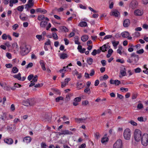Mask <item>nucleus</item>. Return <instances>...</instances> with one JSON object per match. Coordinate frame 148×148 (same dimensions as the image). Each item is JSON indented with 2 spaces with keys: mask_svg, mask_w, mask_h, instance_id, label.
Here are the masks:
<instances>
[{
  "mask_svg": "<svg viewBox=\"0 0 148 148\" xmlns=\"http://www.w3.org/2000/svg\"><path fill=\"white\" fill-rule=\"evenodd\" d=\"M134 139L136 141H140L142 136L141 131L138 129H135L134 131Z\"/></svg>",
  "mask_w": 148,
  "mask_h": 148,
  "instance_id": "f257e3e1",
  "label": "nucleus"
},
{
  "mask_svg": "<svg viewBox=\"0 0 148 148\" xmlns=\"http://www.w3.org/2000/svg\"><path fill=\"white\" fill-rule=\"evenodd\" d=\"M31 47L29 46L25 45L21 47L20 53L22 56L27 54L30 51Z\"/></svg>",
  "mask_w": 148,
  "mask_h": 148,
  "instance_id": "f03ea898",
  "label": "nucleus"
},
{
  "mask_svg": "<svg viewBox=\"0 0 148 148\" xmlns=\"http://www.w3.org/2000/svg\"><path fill=\"white\" fill-rule=\"evenodd\" d=\"M131 134L132 132L128 128L124 130L123 134L124 138L127 140H130Z\"/></svg>",
  "mask_w": 148,
  "mask_h": 148,
  "instance_id": "7ed1b4c3",
  "label": "nucleus"
},
{
  "mask_svg": "<svg viewBox=\"0 0 148 148\" xmlns=\"http://www.w3.org/2000/svg\"><path fill=\"white\" fill-rule=\"evenodd\" d=\"M141 143L144 146H147L148 145V134H144L142 136L141 139Z\"/></svg>",
  "mask_w": 148,
  "mask_h": 148,
  "instance_id": "20e7f679",
  "label": "nucleus"
},
{
  "mask_svg": "<svg viewBox=\"0 0 148 148\" xmlns=\"http://www.w3.org/2000/svg\"><path fill=\"white\" fill-rule=\"evenodd\" d=\"M113 148H122V143L121 139L118 140L114 144Z\"/></svg>",
  "mask_w": 148,
  "mask_h": 148,
  "instance_id": "39448f33",
  "label": "nucleus"
},
{
  "mask_svg": "<svg viewBox=\"0 0 148 148\" xmlns=\"http://www.w3.org/2000/svg\"><path fill=\"white\" fill-rule=\"evenodd\" d=\"M33 0H29L27 4L25 5V9L27 10H28L30 8L34 6V3L33 1Z\"/></svg>",
  "mask_w": 148,
  "mask_h": 148,
  "instance_id": "423d86ee",
  "label": "nucleus"
},
{
  "mask_svg": "<svg viewBox=\"0 0 148 148\" xmlns=\"http://www.w3.org/2000/svg\"><path fill=\"white\" fill-rule=\"evenodd\" d=\"M4 142L8 145H12L13 143V140L10 138H7L3 139Z\"/></svg>",
  "mask_w": 148,
  "mask_h": 148,
  "instance_id": "0eeeda50",
  "label": "nucleus"
},
{
  "mask_svg": "<svg viewBox=\"0 0 148 148\" xmlns=\"http://www.w3.org/2000/svg\"><path fill=\"white\" fill-rule=\"evenodd\" d=\"M110 83L111 84H115L116 86H118L121 83V82L118 80H113L111 79L110 80Z\"/></svg>",
  "mask_w": 148,
  "mask_h": 148,
  "instance_id": "6e6552de",
  "label": "nucleus"
},
{
  "mask_svg": "<svg viewBox=\"0 0 148 148\" xmlns=\"http://www.w3.org/2000/svg\"><path fill=\"white\" fill-rule=\"evenodd\" d=\"M86 119V118H76L75 120L76 122L80 123L85 122Z\"/></svg>",
  "mask_w": 148,
  "mask_h": 148,
  "instance_id": "1a4fd4ad",
  "label": "nucleus"
},
{
  "mask_svg": "<svg viewBox=\"0 0 148 148\" xmlns=\"http://www.w3.org/2000/svg\"><path fill=\"white\" fill-rule=\"evenodd\" d=\"M138 3L135 1H132L130 5V7L132 9H135L136 8L137 5Z\"/></svg>",
  "mask_w": 148,
  "mask_h": 148,
  "instance_id": "9d476101",
  "label": "nucleus"
},
{
  "mask_svg": "<svg viewBox=\"0 0 148 148\" xmlns=\"http://www.w3.org/2000/svg\"><path fill=\"white\" fill-rule=\"evenodd\" d=\"M134 14L137 16H140L143 15V11L139 10H137L135 11L134 12Z\"/></svg>",
  "mask_w": 148,
  "mask_h": 148,
  "instance_id": "9b49d317",
  "label": "nucleus"
},
{
  "mask_svg": "<svg viewBox=\"0 0 148 148\" xmlns=\"http://www.w3.org/2000/svg\"><path fill=\"white\" fill-rule=\"evenodd\" d=\"M126 70L125 67H123L121 68L120 70V73L122 76H124L126 75Z\"/></svg>",
  "mask_w": 148,
  "mask_h": 148,
  "instance_id": "f8f14e48",
  "label": "nucleus"
},
{
  "mask_svg": "<svg viewBox=\"0 0 148 148\" xmlns=\"http://www.w3.org/2000/svg\"><path fill=\"white\" fill-rule=\"evenodd\" d=\"M111 15L118 17L119 15V13L117 10H115L111 13Z\"/></svg>",
  "mask_w": 148,
  "mask_h": 148,
  "instance_id": "ddd939ff",
  "label": "nucleus"
},
{
  "mask_svg": "<svg viewBox=\"0 0 148 148\" xmlns=\"http://www.w3.org/2000/svg\"><path fill=\"white\" fill-rule=\"evenodd\" d=\"M130 23V20L128 19H126L123 21V25L125 27H127L129 26Z\"/></svg>",
  "mask_w": 148,
  "mask_h": 148,
  "instance_id": "4468645a",
  "label": "nucleus"
},
{
  "mask_svg": "<svg viewBox=\"0 0 148 148\" xmlns=\"http://www.w3.org/2000/svg\"><path fill=\"white\" fill-rule=\"evenodd\" d=\"M122 36L124 38H128L130 36V34L128 32H122L121 34Z\"/></svg>",
  "mask_w": 148,
  "mask_h": 148,
  "instance_id": "2eb2a0df",
  "label": "nucleus"
},
{
  "mask_svg": "<svg viewBox=\"0 0 148 148\" xmlns=\"http://www.w3.org/2000/svg\"><path fill=\"white\" fill-rule=\"evenodd\" d=\"M78 25L81 27H85L87 26V25L86 22L81 21L78 24Z\"/></svg>",
  "mask_w": 148,
  "mask_h": 148,
  "instance_id": "dca6fc26",
  "label": "nucleus"
},
{
  "mask_svg": "<svg viewBox=\"0 0 148 148\" xmlns=\"http://www.w3.org/2000/svg\"><path fill=\"white\" fill-rule=\"evenodd\" d=\"M31 139L30 137H26L24 138L23 140L24 142L27 143H29L31 141Z\"/></svg>",
  "mask_w": 148,
  "mask_h": 148,
  "instance_id": "f3484780",
  "label": "nucleus"
},
{
  "mask_svg": "<svg viewBox=\"0 0 148 148\" xmlns=\"http://www.w3.org/2000/svg\"><path fill=\"white\" fill-rule=\"evenodd\" d=\"M47 24V22L45 21H41L40 23V26L41 27L45 28Z\"/></svg>",
  "mask_w": 148,
  "mask_h": 148,
  "instance_id": "a211bd4d",
  "label": "nucleus"
},
{
  "mask_svg": "<svg viewBox=\"0 0 148 148\" xmlns=\"http://www.w3.org/2000/svg\"><path fill=\"white\" fill-rule=\"evenodd\" d=\"M36 11L38 12H40L43 14H45L47 12V11L45 9L42 10L41 8H38L36 10Z\"/></svg>",
  "mask_w": 148,
  "mask_h": 148,
  "instance_id": "6ab92c4d",
  "label": "nucleus"
},
{
  "mask_svg": "<svg viewBox=\"0 0 148 148\" xmlns=\"http://www.w3.org/2000/svg\"><path fill=\"white\" fill-rule=\"evenodd\" d=\"M40 63L42 70L44 71H45L46 69L44 61L43 60H40Z\"/></svg>",
  "mask_w": 148,
  "mask_h": 148,
  "instance_id": "aec40b11",
  "label": "nucleus"
},
{
  "mask_svg": "<svg viewBox=\"0 0 148 148\" xmlns=\"http://www.w3.org/2000/svg\"><path fill=\"white\" fill-rule=\"evenodd\" d=\"M108 138L107 137H103L101 139V142L103 144H106L108 141Z\"/></svg>",
  "mask_w": 148,
  "mask_h": 148,
  "instance_id": "412c9836",
  "label": "nucleus"
},
{
  "mask_svg": "<svg viewBox=\"0 0 148 148\" xmlns=\"http://www.w3.org/2000/svg\"><path fill=\"white\" fill-rule=\"evenodd\" d=\"M88 37L87 35L83 36L81 37V40L82 41L85 42L88 40Z\"/></svg>",
  "mask_w": 148,
  "mask_h": 148,
  "instance_id": "4be33fe9",
  "label": "nucleus"
},
{
  "mask_svg": "<svg viewBox=\"0 0 148 148\" xmlns=\"http://www.w3.org/2000/svg\"><path fill=\"white\" fill-rule=\"evenodd\" d=\"M13 77L14 78L17 79L19 80H21V74L20 73H18L17 75H14Z\"/></svg>",
  "mask_w": 148,
  "mask_h": 148,
  "instance_id": "5701e85b",
  "label": "nucleus"
},
{
  "mask_svg": "<svg viewBox=\"0 0 148 148\" xmlns=\"http://www.w3.org/2000/svg\"><path fill=\"white\" fill-rule=\"evenodd\" d=\"M60 58L61 59H65L68 57V56L66 54L63 53L60 54Z\"/></svg>",
  "mask_w": 148,
  "mask_h": 148,
  "instance_id": "b1692460",
  "label": "nucleus"
},
{
  "mask_svg": "<svg viewBox=\"0 0 148 148\" xmlns=\"http://www.w3.org/2000/svg\"><path fill=\"white\" fill-rule=\"evenodd\" d=\"M21 87V85L15 83L13 87L11 88L12 90H14L16 89V88H20Z\"/></svg>",
  "mask_w": 148,
  "mask_h": 148,
  "instance_id": "393cba45",
  "label": "nucleus"
},
{
  "mask_svg": "<svg viewBox=\"0 0 148 148\" xmlns=\"http://www.w3.org/2000/svg\"><path fill=\"white\" fill-rule=\"evenodd\" d=\"M62 134L64 135H71L73 134V133L68 130H65L63 132Z\"/></svg>",
  "mask_w": 148,
  "mask_h": 148,
  "instance_id": "a878e982",
  "label": "nucleus"
},
{
  "mask_svg": "<svg viewBox=\"0 0 148 148\" xmlns=\"http://www.w3.org/2000/svg\"><path fill=\"white\" fill-rule=\"evenodd\" d=\"M100 48L102 51L104 52L106 51V49L107 48V47H106V45L105 44L102 47H100Z\"/></svg>",
  "mask_w": 148,
  "mask_h": 148,
  "instance_id": "bb28decb",
  "label": "nucleus"
},
{
  "mask_svg": "<svg viewBox=\"0 0 148 148\" xmlns=\"http://www.w3.org/2000/svg\"><path fill=\"white\" fill-rule=\"evenodd\" d=\"M113 46L115 49H116L117 46L119 44V42L118 41H113L112 42Z\"/></svg>",
  "mask_w": 148,
  "mask_h": 148,
  "instance_id": "cd10ccee",
  "label": "nucleus"
},
{
  "mask_svg": "<svg viewBox=\"0 0 148 148\" xmlns=\"http://www.w3.org/2000/svg\"><path fill=\"white\" fill-rule=\"evenodd\" d=\"M93 62V59L91 58H89L87 59V62L88 64L90 65Z\"/></svg>",
  "mask_w": 148,
  "mask_h": 148,
  "instance_id": "c85d7f7f",
  "label": "nucleus"
},
{
  "mask_svg": "<svg viewBox=\"0 0 148 148\" xmlns=\"http://www.w3.org/2000/svg\"><path fill=\"white\" fill-rule=\"evenodd\" d=\"M18 71V70L17 69V68L16 67L14 66L13 67L12 69V72L14 73H17Z\"/></svg>",
  "mask_w": 148,
  "mask_h": 148,
  "instance_id": "c756f323",
  "label": "nucleus"
},
{
  "mask_svg": "<svg viewBox=\"0 0 148 148\" xmlns=\"http://www.w3.org/2000/svg\"><path fill=\"white\" fill-rule=\"evenodd\" d=\"M45 19V16L44 15L41 14L38 16V19L40 21H42Z\"/></svg>",
  "mask_w": 148,
  "mask_h": 148,
  "instance_id": "7c9ffc66",
  "label": "nucleus"
},
{
  "mask_svg": "<svg viewBox=\"0 0 148 148\" xmlns=\"http://www.w3.org/2000/svg\"><path fill=\"white\" fill-rule=\"evenodd\" d=\"M29 106H32L35 103V101L34 99H30L28 100Z\"/></svg>",
  "mask_w": 148,
  "mask_h": 148,
  "instance_id": "2f4dec72",
  "label": "nucleus"
},
{
  "mask_svg": "<svg viewBox=\"0 0 148 148\" xmlns=\"http://www.w3.org/2000/svg\"><path fill=\"white\" fill-rule=\"evenodd\" d=\"M82 83H79V82H78L77 83V88L79 90L84 87L83 86H82Z\"/></svg>",
  "mask_w": 148,
  "mask_h": 148,
  "instance_id": "473e14b6",
  "label": "nucleus"
},
{
  "mask_svg": "<svg viewBox=\"0 0 148 148\" xmlns=\"http://www.w3.org/2000/svg\"><path fill=\"white\" fill-rule=\"evenodd\" d=\"M122 47L121 46H119V47L118 49L117 50V53L119 54L120 55L122 54V52L121 50L122 49Z\"/></svg>",
  "mask_w": 148,
  "mask_h": 148,
  "instance_id": "72a5a7b5",
  "label": "nucleus"
},
{
  "mask_svg": "<svg viewBox=\"0 0 148 148\" xmlns=\"http://www.w3.org/2000/svg\"><path fill=\"white\" fill-rule=\"evenodd\" d=\"M108 78V76L107 75H105L103 77H100V80L102 81L103 79H106Z\"/></svg>",
  "mask_w": 148,
  "mask_h": 148,
  "instance_id": "f704fd0d",
  "label": "nucleus"
},
{
  "mask_svg": "<svg viewBox=\"0 0 148 148\" xmlns=\"http://www.w3.org/2000/svg\"><path fill=\"white\" fill-rule=\"evenodd\" d=\"M133 60V62L134 61L135 63H136L138 60V56H135V57L133 58H131Z\"/></svg>",
  "mask_w": 148,
  "mask_h": 148,
  "instance_id": "c9c22d12",
  "label": "nucleus"
},
{
  "mask_svg": "<svg viewBox=\"0 0 148 148\" xmlns=\"http://www.w3.org/2000/svg\"><path fill=\"white\" fill-rule=\"evenodd\" d=\"M37 77L38 76L37 75H35L33 77L32 80L30 82H33L35 83H36L37 81Z\"/></svg>",
  "mask_w": 148,
  "mask_h": 148,
  "instance_id": "e433bc0d",
  "label": "nucleus"
},
{
  "mask_svg": "<svg viewBox=\"0 0 148 148\" xmlns=\"http://www.w3.org/2000/svg\"><path fill=\"white\" fill-rule=\"evenodd\" d=\"M84 92L85 93H87L88 94H90V89L89 87L86 88L84 90Z\"/></svg>",
  "mask_w": 148,
  "mask_h": 148,
  "instance_id": "4c0bfd02",
  "label": "nucleus"
},
{
  "mask_svg": "<svg viewBox=\"0 0 148 148\" xmlns=\"http://www.w3.org/2000/svg\"><path fill=\"white\" fill-rule=\"evenodd\" d=\"M17 9L18 11L20 12H22L23 10L24 7L23 5L20 6L18 7Z\"/></svg>",
  "mask_w": 148,
  "mask_h": 148,
  "instance_id": "58836bf2",
  "label": "nucleus"
},
{
  "mask_svg": "<svg viewBox=\"0 0 148 148\" xmlns=\"http://www.w3.org/2000/svg\"><path fill=\"white\" fill-rule=\"evenodd\" d=\"M129 123H130L132 125L134 126H136L137 125V123L136 122L132 120H131L130 122H129Z\"/></svg>",
  "mask_w": 148,
  "mask_h": 148,
  "instance_id": "ea45409f",
  "label": "nucleus"
},
{
  "mask_svg": "<svg viewBox=\"0 0 148 148\" xmlns=\"http://www.w3.org/2000/svg\"><path fill=\"white\" fill-rule=\"evenodd\" d=\"M20 18L21 20L23 21L26 20L27 19V17L24 16L22 15L20 16Z\"/></svg>",
  "mask_w": 148,
  "mask_h": 148,
  "instance_id": "a19ab883",
  "label": "nucleus"
},
{
  "mask_svg": "<svg viewBox=\"0 0 148 148\" xmlns=\"http://www.w3.org/2000/svg\"><path fill=\"white\" fill-rule=\"evenodd\" d=\"M53 37V39L55 40H57L58 39V37L57 34L55 33H53L52 34Z\"/></svg>",
  "mask_w": 148,
  "mask_h": 148,
  "instance_id": "79ce46f5",
  "label": "nucleus"
},
{
  "mask_svg": "<svg viewBox=\"0 0 148 148\" xmlns=\"http://www.w3.org/2000/svg\"><path fill=\"white\" fill-rule=\"evenodd\" d=\"M14 49H18V47L17 43H14L12 45Z\"/></svg>",
  "mask_w": 148,
  "mask_h": 148,
  "instance_id": "37998d69",
  "label": "nucleus"
},
{
  "mask_svg": "<svg viewBox=\"0 0 148 148\" xmlns=\"http://www.w3.org/2000/svg\"><path fill=\"white\" fill-rule=\"evenodd\" d=\"M63 98L62 97H59L56 98V101L57 102H59L60 100H63Z\"/></svg>",
  "mask_w": 148,
  "mask_h": 148,
  "instance_id": "c03bdc74",
  "label": "nucleus"
},
{
  "mask_svg": "<svg viewBox=\"0 0 148 148\" xmlns=\"http://www.w3.org/2000/svg\"><path fill=\"white\" fill-rule=\"evenodd\" d=\"M112 37V35H107L106 36L103 38V40H106Z\"/></svg>",
  "mask_w": 148,
  "mask_h": 148,
  "instance_id": "a18cd8bd",
  "label": "nucleus"
},
{
  "mask_svg": "<svg viewBox=\"0 0 148 148\" xmlns=\"http://www.w3.org/2000/svg\"><path fill=\"white\" fill-rule=\"evenodd\" d=\"M81 99L80 97H77L75 98L74 100L78 103V102H80Z\"/></svg>",
  "mask_w": 148,
  "mask_h": 148,
  "instance_id": "49530a36",
  "label": "nucleus"
},
{
  "mask_svg": "<svg viewBox=\"0 0 148 148\" xmlns=\"http://www.w3.org/2000/svg\"><path fill=\"white\" fill-rule=\"evenodd\" d=\"M6 56L9 59L12 58V55L11 54L9 53H7L6 54Z\"/></svg>",
  "mask_w": 148,
  "mask_h": 148,
  "instance_id": "de8ad7c7",
  "label": "nucleus"
},
{
  "mask_svg": "<svg viewBox=\"0 0 148 148\" xmlns=\"http://www.w3.org/2000/svg\"><path fill=\"white\" fill-rule=\"evenodd\" d=\"M12 27L13 30H15L18 27V24H16L13 25Z\"/></svg>",
  "mask_w": 148,
  "mask_h": 148,
  "instance_id": "09e8293b",
  "label": "nucleus"
},
{
  "mask_svg": "<svg viewBox=\"0 0 148 148\" xmlns=\"http://www.w3.org/2000/svg\"><path fill=\"white\" fill-rule=\"evenodd\" d=\"M135 72L136 73H139L141 71V69L139 68H137L134 69Z\"/></svg>",
  "mask_w": 148,
  "mask_h": 148,
  "instance_id": "8fccbe9b",
  "label": "nucleus"
},
{
  "mask_svg": "<svg viewBox=\"0 0 148 148\" xmlns=\"http://www.w3.org/2000/svg\"><path fill=\"white\" fill-rule=\"evenodd\" d=\"M2 38L3 40H6L7 38V35L5 34H4L2 36Z\"/></svg>",
  "mask_w": 148,
  "mask_h": 148,
  "instance_id": "3c124183",
  "label": "nucleus"
},
{
  "mask_svg": "<svg viewBox=\"0 0 148 148\" xmlns=\"http://www.w3.org/2000/svg\"><path fill=\"white\" fill-rule=\"evenodd\" d=\"M47 145L44 143H42L41 145V148H46Z\"/></svg>",
  "mask_w": 148,
  "mask_h": 148,
  "instance_id": "603ef678",
  "label": "nucleus"
},
{
  "mask_svg": "<svg viewBox=\"0 0 148 148\" xmlns=\"http://www.w3.org/2000/svg\"><path fill=\"white\" fill-rule=\"evenodd\" d=\"M144 51L143 49H141L137 51V53L139 54H141L144 52Z\"/></svg>",
  "mask_w": 148,
  "mask_h": 148,
  "instance_id": "864d4df0",
  "label": "nucleus"
},
{
  "mask_svg": "<svg viewBox=\"0 0 148 148\" xmlns=\"http://www.w3.org/2000/svg\"><path fill=\"white\" fill-rule=\"evenodd\" d=\"M66 69L65 67V66L63 68V69H61L60 70V72L62 73H65V71H66V69Z\"/></svg>",
  "mask_w": 148,
  "mask_h": 148,
  "instance_id": "5fc2aeb1",
  "label": "nucleus"
},
{
  "mask_svg": "<svg viewBox=\"0 0 148 148\" xmlns=\"http://www.w3.org/2000/svg\"><path fill=\"white\" fill-rule=\"evenodd\" d=\"M6 114L5 113H4L1 116V119L2 120H3L4 119L6 118Z\"/></svg>",
  "mask_w": 148,
  "mask_h": 148,
  "instance_id": "6e6d98bb",
  "label": "nucleus"
},
{
  "mask_svg": "<svg viewBox=\"0 0 148 148\" xmlns=\"http://www.w3.org/2000/svg\"><path fill=\"white\" fill-rule=\"evenodd\" d=\"M33 64V63L32 62L29 63L26 66V68L28 69L29 68L31 67Z\"/></svg>",
  "mask_w": 148,
  "mask_h": 148,
  "instance_id": "4d7b16f0",
  "label": "nucleus"
},
{
  "mask_svg": "<svg viewBox=\"0 0 148 148\" xmlns=\"http://www.w3.org/2000/svg\"><path fill=\"white\" fill-rule=\"evenodd\" d=\"M143 105L141 103L138 104L137 106V108L139 109H141V108H143Z\"/></svg>",
  "mask_w": 148,
  "mask_h": 148,
  "instance_id": "13d9d810",
  "label": "nucleus"
},
{
  "mask_svg": "<svg viewBox=\"0 0 148 148\" xmlns=\"http://www.w3.org/2000/svg\"><path fill=\"white\" fill-rule=\"evenodd\" d=\"M101 62L103 66H104L106 65V61L105 60H101Z\"/></svg>",
  "mask_w": 148,
  "mask_h": 148,
  "instance_id": "bf43d9fd",
  "label": "nucleus"
},
{
  "mask_svg": "<svg viewBox=\"0 0 148 148\" xmlns=\"http://www.w3.org/2000/svg\"><path fill=\"white\" fill-rule=\"evenodd\" d=\"M114 3L113 2H111L110 3V2L109 8L110 9H111L113 8Z\"/></svg>",
  "mask_w": 148,
  "mask_h": 148,
  "instance_id": "052dcab7",
  "label": "nucleus"
},
{
  "mask_svg": "<svg viewBox=\"0 0 148 148\" xmlns=\"http://www.w3.org/2000/svg\"><path fill=\"white\" fill-rule=\"evenodd\" d=\"M12 35L15 37H18L19 35V34L18 33L14 32L13 33Z\"/></svg>",
  "mask_w": 148,
  "mask_h": 148,
  "instance_id": "680f3d73",
  "label": "nucleus"
},
{
  "mask_svg": "<svg viewBox=\"0 0 148 148\" xmlns=\"http://www.w3.org/2000/svg\"><path fill=\"white\" fill-rule=\"evenodd\" d=\"M33 77H34V76L33 75H32V74L28 76V77H27V79L29 80L30 81L33 78Z\"/></svg>",
  "mask_w": 148,
  "mask_h": 148,
  "instance_id": "e2e57ef3",
  "label": "nucleus"
},
{
  "mask_svg": "<svg viewBox=\"0 0 148 148\" xmlns=\"http://www.w3.org/2000/svg\"><path fill=\"white\" fill-rule=\"evenodd\" d=\"M23 104L25 106H29V104L28 101V100L27 101H24L23 102Z\"/></svg>",
  "mask_w": 148,
  "mask_h": 148,
  "instance_id": "0e129e2a",
  "label": "nucleus"
},
{
  "mask_svg": "<svg viewBox=\"0 0 148 148\" xmlns=\"http://www.w3.org/2000/svg\"><path fill=\"white\" fill-rule=\"evenodd\" d=\"M82 105L84 106H86L88 104V101H83L82 103Z\"/></svg>",
  "mask_w": 148,
  "mask_h": 148,
  "instance_id": "69168bd1",
  "label": "nucleus"
},
{
  "mask_svg": "<svg viewBox=\"0 0 148 148\" xmlns=\"http://www.w3.org/2000/svg\"><path fill=\"white\" fill-rule=\"evenodd\" d=\"M12 66V65L11 64H5V66L8 68H11Z\"/></svg>",
  "mask_w": 148,
  "mask_h": 148,
  "instance_id": "338daca9",
  "label": "nucleus"
},
{
  "mask_svg": "<svg viewBox=\"0 0 148 148\" xmlns=\"http://www.w3.org/2000/svg\"><path fill=\"white\" fill-rule=\"evenodd\" d=\"M71 80V79L70 78H66L64 80V82L66 84H68L69 81Z\"/></svg>",
  "mask_w": 148,
  "mask_h": 148,
  "instance_id": "774afa93",
  "label": "nucleus"
}]
</instances>
